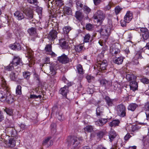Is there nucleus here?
I'll list each match as a JSON object with an SVG mask.
<instances>
[{"mask_svg":"<svg viewBox=\"0 0 149 149\" xmlns=\"http://www.w3.org/2000/svg\"><path fill=\"white\" fill-rule=\"evenodd\" d=\"M1 81L3 88L0 91V100L2 102L6 101L9 104L12 103L13 102V98L7 89L8 87L6 81L3 77L1 78Z\"/></svg>","mask_w":149,"mask_h":149,"instance_id":"obj_1","label":"nucleus"},{"mask_svg":"<svg viewBox=\"0 0 149 149\" xmlns=\"http://www.w3.org/2000/svg\"><path fill=\"white\" fill-rule=\"evenodd\" d=\"M18 65H22V63L21 59L18 56H14L13 58L12 62L8 66L5 68L6 70L10 71L14 69V67Z\"/></svg>","mask_w":149,"mask_h":149,"instance_id":"obj_2","label":"nucleus"},{"mask_svg":"<svg viewBox=\"0 0 149 149\" xmlns=\"http://www.w3.org/2000/svg\"><path fill=\"white\" fill-rule=\"evenodd\" d=\"M67 142L68 145L72 148H74L79 146L80 142L79 139L76 137L68 136L67 139Z\"/></svg>","mask_w":149,"mask_h":149,"instance_id":"obj_3","label":"nucleus"},{"mask_svg":"<svg viewBox=\"0 0 149 149\" xmlns=\"http://www.w3.org/2000/svg\"><path fill=\"white\" fill-rule=\"evenodd\" d=\"M105 17V14L103 12L100 10H98L94 14L93 18L96 20L97 22H101L103 20Z\"/></svg>","mask_w":149,"mask_h":149,"instance_id":"obj_4","label":"nucleus"},{"mask_svg":"<svg viewBox=\"0 0 149 149\" xmlns=\"http://www.w3.org/2000/svg\"><path fill=\"white\" fill-rule=\"evenodd\" d=\"M133 18L132 13L130 11H127L124 17V20L121 21V24L122 26L126 25V23H129Z\"/></svg>","mask_w":149,"mask_h":149,"instance_id":"obj_5","label":"nucleus"},{"mask_svg":"<svg viewBox=\"0 0 149 149\" xmlns=\"http://www.w3.org/2000/svg\"><path fill=\"white\" fill-rule=\"evenodd\" d=\"M119 47L120 45L118 43L113 44L111 46L110 52L113 56H115L116 54L120 53Z\"/></svg>","mask_w":149,"mask_h":149,"instance_id":"obj_6","label":"nucleus"},{"mask_svg":"<svg viewBox=\"0 0 149 149\" xmlns=\"http://www.w3.org/2000/svg\"><path fill=\"white\" fill-rule=\"evenodd\" d=\"M126 108L125 106L123 104H120L117 107V111L118 115L121 117L125 116L126 113Z\"/></svg>","mask_w":149,"mask_h":149,"instance_id":"obj_7","label":"nucleus"},{"mask_svg":"<svg viewBox=\"0 0 149 149\" xmlns=\"http://www.w3.org/2000/svg\"><path fill=\"white\" fill-rule=\"evenodd\" d=\"M97 66L101 71L104 72L106 70L107 66V61L105 60L97 59Z\"/></svg>","mask_w":149,"mask_h":149,"instance_id":"obj_8","label":"nucleus"},{"mask_svg":"<svg viewBox=\"0 0 149 149\" xmlns=\"http://www.w3.org/2000/svg\"><path fill=\"white\" fill-rule=\"evenodd\" d=\"M111 33L110 27L108 25L103 26L101 29L100 34L101 35L106 37L107 38Z\"/></svg>","mask_w":149,"mask_h":149,"instance_id":"obj_9","label":"nucleus"},{"mask_svg":"<svg viewBox=\"0 0 149 149\" xmlns=\"http://www.w3.org/2000/svg\"><path fill=\"white\" fill-rule=\"evenodd\" d=\"M23 13L25 14L26 18L31 19L33 18V13L32 10L29 8H26L23 10Z\"/></svg>","mask_w":149,"mask_h":149,"instance_id":"obj_10","label":"nucleus"},{"mask_svg":"<svg viewBox=\"0 0 149 149\" xmlns=\"http://www.w3.org/2000/svg\"><path fill=\"white\" fill-rule=\"evenodd\" d=\"M142 58V57L141 56V51L137 52L132 59V63L133 64L136 65L138 64L139 63L138 59H141Z\"/></svg>","mask_w":149,"mask_h":149,"instance_id":"obj_11","label":"nucleus"},{"mask_svg":"<svg viewBox=\"0 0 149 149\" xmlns=\"http://www.w3.org/2000/svg\"><path fill=\"white\" fill-rule=\"evenodd\" d=\"M58 60L59 62L64 64L67 63L69 61V58L65 54H63L62 56L58 57Z\"/></svg>","mask_w":149,"mask_h":149,"instance_id":"obj_12","label":"nucleus"},{"mask_svg":"<svg viewBox=\"0 0 149 149\" xmlns=\"http://www.w3.org/2000/svg\"><path fill=\"white\" fill-rule=\"evenodd\" d=\"M14 15L16 19L18 20H21L24 18H26L23 13L18 10L15 12L14 14Z\"/></svg>","mask_w":149,"mask_h":149,"instance_id":"obj_13","label":"nucleus"},{"mask_svg":"<svg viewBox=\"0 0 149 149\" xmlns=\"http://www.w3.org/2000/svg\"><path fill=\"white\" fill-rule=\"evenodd\" d=\"M57 32L55 30H52L50 31L48 34V38L51 40H54L57 37Z\"/></svg>","mask_w":149,"mask_h":149,"instance_id":"obj_14","label":"nucleus"},{"mask_svg":"<svg viewBox=\"0 0 149 149\" xmlns=\"http://www.w3.org/2000/svg\"><path fill=\"white\" fill-rule=\"evenodd\" d=\"M130 88L131 90L133 91L137 90L138 87L137 83L134 80L132 81L130 83Z\"/></svg>","mask_w":149,"mask_h":149,"instance_id":"obj_15","label":"nucleus"},{"mask_svg":"<svg viewBox=\"0 0 149 149\" xmlns=\"http://www.w3.org/2000/svg\"><path fill=\"white\" fill-rule=\"evenodd\" d=\"M143 145L146 147L149 145V128L147 135L143 137Z\"/></svg>","mask_w":149,"mask_h":149,"instance_id":"obj_16","label":"nucleus"},{"mask_svg":"<svg viewBox=\"0 0 149 149\" xmlns=\"http://www.w3.org/2000/svg\"><path fill=\"white\" fill-rule=\"evenodd\" d=\"M60 43L63 48H67L69 45V43L68 40H65V39H61L60 40Z\"/></svg>","mask_w":149,"mask_h":149,"instance_id":"obj_17","label":"nucleus"},{"mask_svg":"<svg viewBox=\"0 0 149 149\" xmlns=\"http://www.w3.org/2000/svg\"><path fill=\"white\" fill-rule=\"evenodd\" d=\"M126 129L127 131L131 132L136 131L137 130V128L136 125L130 124L127 126Z\"/></svg>","mask_w":149,"mask_h":149,"instance_id":"obj_18","label":"nucleus"},{"mask_svg":"<svg viewBox=\"0 0 149 149\" xmlns=\"http://www.w3.org/2000/svg\"><path fill=\"white\" fill-rule=\"evenodd\" d=\"M68 87L65 86L64 87L61 88L60 90V94L63 96H66L67 93L68 92Z\"/></svg>","mask_w":149,"mask_h":149,"instance_id":"obj_19","label":"nucleus"},{"mask_svg":"<svg viewBox=\"0 0 149 149\" xmlns=\"http://www.w3.org/2000/svg\"><path fill=\"white\" fill-rule=\"evenodd\" d=\"M10 48L12 49L19 50L21 49L20 44L17 43H15L13 44H11L10 45Z\"/></svg>","mask_w":149,"mask_h":149,"instance_id":"obj_20","label":"nucleus"},{"mask_svg":"<svg viewBox=\"0 0 149 149\" xmlns=\"http://www.w3.org/2000/svg\"><path fill=\"white\" fill-rule=\"evenodd\" d=\"M101 84L105 87H109L111 85L112 82L105 79H102L100 81Z\"/></svg>","mask_w":149,"mask_h":149,"instance_id":"obj_21","label":"nucleus"},{"mask_svg":"<svg viewBox=\"0 0 149 149\" xmlns=\"http://www.w3.org/2000/svg\"><path fill=\"white\" fill-rule=\"evenodd\" d=\"M107 122V119H99L98 121L95 122V124L96 125L101 126L106 123Z\"/></svg>","mask_w":149,"mask_h":149,"instance_id":"obj_22","label":"nucleus"},{"mask_svg":"<svg viewBox=\"0 0 149 149\" xmlns=\"http://www.w3.org/2000/svg\"><path fill=\"white\" fill-rule=\"evenodd\" d=\"M74 49L77 52L79 53L84 51L85 50V48L84 46L79 45L75 46Z\"/></svg>","mask_w":149,"mask_h":149,"instance_id":"obj_23","label":"nucleus"},{"mask_svg":"<svg viewBox=\"0 0 149 149\" xmlns=\"http://www.w3.org/2000/svg\"><path fill=\"white\" fill-rule=\"evenodd\" d=\"M51 137H49L45 139L43 142V144L44 145L48 147L49 146H51L53 142L52 141H50Z\"/></svg>","mask_w":149,"mask_h":149,"instance_id":"obj_24","label":"nucleus"},{"mask_svg":"<svg viewBox=\"0 0 149 149\" xmlns=\"http://www.w3.org/2000/svg\"><path fill=\"white\" fill-rule=\"evenodd\" d=\"M75 17L78 20L81 21L83 18L84 15L82 13L77 11L75 13Z\"/></svg>","mask_w":149,"mask_h":149,"instance_id":"obj_25","label":"nucleus"},{"mask_svg":"<svg viewBox=\"0 0 149 149\" xmlns=\"http://www.w3.org/2000/svg\"><path fill=\"white\" fill-rule=\"evenodd\" d=\"M107 105L109 107H111L113 105V100L111 99L108 96H106L105 98Z\"/></svg>","mask_w":149,"mask_h":149,"instance_id":"obj_26","label":"nucleus"},{"mask_svg":"<svg viewBox=\"0 0 149 149\" xmlns=\"http://www.w3.org/2000/svg\"><path fill=\"white\" fill-rule=\"evenodd\" d=\"M76 69L79 74H83L84 73V71L83 69L82 66L80 64H78L77 65Z\"/></svg>","mask_w":149,"mask_h":149,"instance_id":"obj_27","label":"nucleus"},{"mask_svg":"<svg viewBox=\"0 0 149 149\" xmlns=\"http://www.w3.org/2000/svg\"><path fill=\"white\" fill-rule=\"evenodd\" d=\"M28 32L31 36L36 35V29L31 27L28 30Z\"/></svg>","mask_w":149,"mask_h":149,"instance_id":"obj_28","label":"nucleus"},{"mask_svg":"<svg viewBox=\"0 0 149 149\" xmlns=\"http://www.w3.org/2000/svg\"><path fill=\"white\" fill-rule=\"evenodd\" d=\"M123 59L121 56L116 58L114 61L115 63L118 65L121 64L123 61Z\"/></svg>","mask_w":149,"mask_h":149,"instance_id":"obj_29","label":"nucleus"},{"mask_svg":"<svg viewBox=\"0 0 149 149\" xmlns=\"http://www.w3.org/2000/svg\"><path fill=\"white\" fill-rule=\"evenodd\" d=\"M49 69L50 72L49 74H47L49 75L50 77L51 76H54L56 74V70L54 69V67L52 66H49Z\"/></svg>","mask_w":149,"mask_h":149,"instance_id":"obj_30","label":"nucleus"},{"mask_svg":"<svg viewBox=\"0 0 149 149\" xmlns=\"http://www.w3.org/2000/svg\"><path fill=\"white\" fill-rule=\"evenodd\" d=\"M112 88L114 90H116L118 88L120 87V85L118 84V82L117 81H114L112 82L111 85Z\"/></svg>","mask_w":149,"mask_h":149,"instance_id":"obj_31","label":"nucleus"},{"mask_svg":"<svg viewBox=\"0 0 149 149\" xmlns=\"http://www.w3.org/2000/svg\"><path fill=\"white\" fill-rule=\"evenodd\" d=\"M137 105L135 103H132L130 104L128 107V109L129 110L132 111H134L137 107Z\"/></svg>","mask_w":149,"mask_h":149,"instance_id":"obj_32","label":"nucleus"},{"mask_svg":"<svg viewBox=\"0 0 149 149\" xmlns=\"http://www.w3.org/2000/svg\"><path fill=\"white\" fill-rule=\"evenodd\" d=\"M15 142L14 139L10 138L9 140L8 146L10 147H13L15 145Z\"/></svg>","mask_w":149,"mask_h":149,"instance_id":"obj_33","label":"nucleus"},{"mask_svg":"<svg viewBox=\"0 0 149 149\" xmlns=\"http://www.w3.org/2000/svg\"><path fill=\"white\" fill-rule=\"evenodd\" d=\"M65 13L67 15H71L72 14V10L69 7H65L64 9Z\"/></svg>","mask_w":149,"mask_h":149,"instance_id":"obj_34","label":"nucleus"},{"mask_svg":"<svg viewBox=\"0 0 149 149\" xmlns=\"http://www.w3.org/2000/svg\"><path fill=\"white\" fill-rule=\"evenodd\" d=\"M120 122L118 120H115L111 122L109 124V125L112 127L117 126Z\"/></svg>","mask_w":149,"mask_h":149,"instance_id":"obj_35","label":"nucleus"},{"mask_svg":"<svg viewBox=\"0 0 149 149\" xmlns=\"http://www.w3.org/2000/svg\"><path fill=\"white\" fill-rule=\"evenodd\" d=\"M31 73L29 72L26 71L23 73V75L24 78L28 79L30 77Z\"/></svg>","mask_w":149,"mask_h":149,"instance_id":"obj_36","label":"nucleus"},{"mask_svg":"<svg viewBox=\"0 0 149 149\" xmlns=\"http://www.w3.org/2000/svg\"><path fill=\"white\" fill-rule=\"evenodd\" d=\"M103 110L100 107H98L96 110V113L97 116H101L102 115Z\"/></svg>","mask_w":149,"mask_h":149,"instance_id":"obj_37","label":"nucleus"},{"mask_svg":"<svg viewBox=\"0 0 149 149\" xmlns=\"http://www.w3.org/2000/svg\"><path fill=\"white\" fill-rule=\"evenodd\" d=\"M63 29L64 33L67 34L71 30V28L70 26H65Z\"/></svg>","mask_w":149,"mask_h":149,"instance_id":"obj_38","label":"nucleus"},{"mask_svg":"<svg viewBox=\"0 0 149 149\" xmlns=\"http://www.w3.org/2000/svg\"><path fill=\"white\" fill-rule=\"evenodd\" d=\"M17 76L16 75V73L12 72L10 74V79L12 81H15L16 79Z\"/></svg>","mask_w":149,"mask_h":149,"instance_id":"obj_39","label":"nucleus"},{"mask_svg":"<svg viewBox=\"0 0 149 149\" xmlns=\"http://www.w3.org/2000/svg\"><path fill=\"white\" fill-rule=\"evenodd\" d=\"M4 111L8 115L12 116L13 114V111L11 109L9 108H6Z\"/></svg>","mask_w":149,"mask_h":149,"instance_id":"obj_40","label":"nucleus"},{"mask_svg":"<svg viewBox=\"0 0 149 149\" xmlns=\"http://www.w3.org/2000/svg\"><path fill=\"white\" fill-rule=\"evenodd\" d=\"M93 127L90 125H88L86 126L84 128V130L86 131H87L88 132H91L93 131Z\"/></svg>","mask_w":149,"mask_h":149,"instance_id":"obj_41","label":"nucleus"},{"mask_svg":"<svg viewBox=\"0 0 149 149\" xmlns=\"http://www.w3.org/2000/svg\"><path fill=\"white\" fill-rule=\"evenodd\" d=\"M91 36L89 34H86L84 38V42H89L90 39L91 38Z\"/></svg>","mask_w":149,"mask_h":149,"instance_id":"obj_42","label":"nucleus"},{"mask_svg":"<svg viewBox=\"0 0 149 149\" xmlns=\"http://www.w3.org/2000/svg\"><path fill=\"white\" fill-rule=\"evenodd\" d=\"M141 34L142 35L144 34L149 33L148 30L146 28H141L140 29Z\"/></svg>","mask_w":149,"mask_h":149,"instance_id":"obj_43","label":"nucleus"},{"mask_svg":"<svg viewBox=\"0 0 149 149\" xmlns=\"http://www.w3.org/2000/svg\"><path fill=\"white\" fill-rule=\"evenodd\" d=\"M86 78L89 83L91 82L94 80V77L91 75H87L86 76Z\"/></svg>","mask_w":149,"mask_h":149,"instance_id":"obj_44","label":"nucleus"},{"mask_svg":"<svg viewBox=\"0 0 149 149\" xmlns=\"http://www.w3.org/2000/svg\"><path fill=\"white\" fill-rule=\"evenodd\" d=\"M93 25L90 23L86 24V29L88 31H91L93 29Z\"/></svg>","mask_w":149,"mask_h":149,"instance_id":"obj_45","label":"nucleus"},{"mask_svg":"<svg viewBox=\"0 0 149 149\" xmlns=\"http://www.w3.org/2000/svg\"><path fill=\"white\" fill-rule=\"evenodd\" d=\"M16 93L17 95H20L22 93L21 87L19 85H18L16 89Z\"/></svg>","mask_w":149,"mask_h":149,"instance_id":"obj_46","label":"nucleus"},{"mask_svg":"<svg viewBox=\"0 0 149 149\" xmlns=\"http://www.w3.org/2000/svg\"><path fill=\"white\" fill-rule=\"evenodd\" d=\"M83 10L86 14L89 13L91 11V9L88 7L84 6L83 7Z\"/></svg>","mask_w":149,"mask_h":149,"instance_id":"obj_47","label":"nucleus"},{"mask_svg":"<svg viewBox=\"0 0 149 149\" xmlns=\"http://www.w3.org/2000/svg\"><path fill=\"white\" fill-rule=\"evenodd\" d=\"M27 56L30 58L32 57V55L33 54V52L31 49H27Z\"/></svg>","mask_w":149,"mask_h":149,"instance_id":"obj_48","label":"nucleus"},{"mask_svg":"<svg viewBox=\"0 0 149 149\" xmlns=\"http://www.w3.org/2000/svg\"><path fill=\"white\" fill-rule=\"evenodd\" d=\"M45 50L47 52H50L52 51V46L51 45H47L45 48Z\"/></svg>","mask_w":149,"mask_h":149,"instance_id":"obj_49","label":"nucleus"},{"mask_svg":"<svg viewBox=\"0 0 149 149\" xmlns=\"http://www.w3.org/2000/svg\"><path fill=\"white\" fill-rule=\"evenodd\" d=\"M140 80L141 82L144 84H148L149 83V80L146 77H143Z\"/></svg>","mask_w":149,"mask_h":149,"instance_id":"obj_50","label":"nucleus"},{"mask_svg":"<svg viewBox=\"0 0 149 149\" xmlns=\"http://www.w3.org/2000/svg\"><path fill=\"white\" fill-rule=\"evenodd\" d=\"M56 124L54 123H53L51 124V131L53 133H54L56 132Z\"/></svg>","mask_w":149,"mask_h":149,"instance_id":"obj_51","label":"nucleus"},{"mask_svg":"<svg viewBox=\"0 0 149 149\" xmlns=\"http://www.w3.org/2000/svg\"><path fill=\"white\" fill-rule=\"evenodd\" d=\"M122 8L119 6H117L115 8V13L116 15L119 14L122 10Z\"/></svg>","mask_w":149,"mask_h":149,"instance_id":"obj_52","label":"nucleus"},{"mask_svg":"<svg viewBox=\"0 0 149 149\" xmlns=\"http://www.w3.org/2000/svg\"><path fill=\"white\" fill-rule=\"evenodd\" d=\"M134 77V76L133 75L127 74L126 75V78L128 81H132V78Z\"/></svg>","mask_w":149,"mask_h":149,"instance_id":"obj_53","label":"nucleus"},{"mask_svg":"<svg viewBox=\"0 0 149 149\" xmlns=\"http://www.w3.org/2000/svg\"><path fill=\"white\" fill-rule=\"evenodd\" d=\"M56 117L59 120H63V116L61 113H56Z\"/></svg>","mask_w":149,"mask_h":149,"instance_id":"obj_54","label":"nucleus"},{"mask_svg":"<svg viewBox=\"0 0 149 149\" xmlns=\"http://www.w3.org/2000/svg\"><path fill=\"white\" fill-rule=\"evenodd\" d=\"M28 2L31 3L35 5H37L38 3L37 0H27Z\"/></svg>","mask_w":149,"mask_h":149,"instance_id":"obj_55","label":"nucleus"},{"mask_svg":"<svg viewBox=\"0 0 149 149\" xmlns=\"http://www.w3.org/2000/svg\"><path fill=\"white\" fill-rule=\"evenodd\" d=\"M143 39L145 40H147L149 37V33L144 34L142 35Z\"/></svg>","mask_w":149,"mask_h":149,"instance_id":"obj_56","label":"nucleus"},{"mask_svg":"<svg viewBox=\"0 0 149 149\" xmlns=\"http://www.w3.org/2000/svg\"><path fill=\"white\" fill-rule=\"evenodd\" d=\"M105 134V132L102 131H100L97 133V136L99 138H102Z\"/></svg>","mask_w":149,"mask_h":149,"instance_id":"obj_57","label":"nucleus"},{"mask_svg":"<svg viewBox=\"0 0 149 149\" xmlns=\"http://www.w3.org/2000/svg\"><path fill=\"white\" fill-rule=\"evenodd\" d=\"M41 96L40 95H31L30 96V98H31L36 99L38 98H41Z\"/></svg>","mask_w":149,"mask_h":149,"instance_id":"obj_58","label":"nucleus"},{"mask_svg":"<svg viewBox=\"0 0 149 149\" xmlns=\"http://www.w3.org/2000/svg\"><path fill=\"white\" fill-rule=\"evenodd\" d=\"M109 138L110 139V141H112L113 140V139L115 138L116 136V135H112L111 134H109Z\"/></svg>","mask_w":149,"mask_h":149,"instance_id":"obj_59","label":"nucleus"},{"mask_svg":"<svg viewBox=\"0 0 149 149\" xmlns=\"http://www.w3.org/2000/svg\"><path fill=\"white\" fill-rule=\"evenodd\" d=\"M19 126L21 129L20 131H22L24 130L26 128V126L23 124H21L20 125H19Z\"/></svg>","mask_w":149,"mask_h":149,"instance_id":"obj_60","label":"nucleus"},{"mask_svg":"<svg viewBox=\"0 0 149 149\" xmlns=\"http://www.w3.org/2000/svg\"><path fill=\"white\" fill-rule=\"evenodd\" d=\"M131 136L129 133H127L124 137L125 140L126 141H127Z\"/></svg>","mask_w":149,"mask_h":149,"instance_id":"obj_61","label":"nucleus"},{"mask_svg":"<svg viewBox=\"0 0 149 149\" xmlns=\"http://www.w3.org/2000/svg\"><path fill=\"white\" fill-rule=\"evenodd\" d=\"M145 113L146 117V119L148 120H149V110L146 109Z\"/></svg>","mask_w":149,"mask_h":149,"instance_id":"obj_62","label":"nucleus"},{"mask_svg":"<svg viewBox=\"0 0 149 149\" xmlns=\"http://www.w3.org/2000/svg\"><path fill=\"white\" fill-rule=\"evenodd\" d=\"M94 4L97 5L101 2V0H93Z\"/></svg>","mask_w":149,"mask_h":149,"instance_id":"obj_63","label":"nucleus"},{"mask_svg":"<svg viewBox=\"0 0 149 149\" xmlns=\"http://www.w3.org/2000/svg\"><path fill=\"white\" fill-rule=\"evenodd\" d=\"M76 5L78 8L79 7L81 8L83 6V5L80 1L77 2L76 3Z\"/></svg>","mask_w":149,"mask_h":149,"instance_id":"obj_64","label":"nucleus"}]
</instances>
